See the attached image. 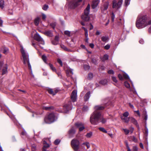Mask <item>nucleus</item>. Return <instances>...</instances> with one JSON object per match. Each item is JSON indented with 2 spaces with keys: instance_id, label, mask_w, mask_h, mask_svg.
I'll use <instances>...</instances> for the list:
<instances>
[{
  "instance_id": "1",
  "label": "nucleus",
  "mask_w": 151,
  "mask_h": 151,
  "mask_svg": "<svg viewBox=\"0 0 151 151\" xmlns=\"http://www.w3.org/2000/svg\"><path fill=\"white\" fill-rule=\"evenodd\" d=\"M104 108V107L100 106H96L94 107L95 111L92 114L90 117V122L92 124H96L99 119L101 116L100 112L97 110H103Z\"/></svg>"
},
{
  "instance_id": "2",
  "label": "nucleus",
  "mask_w": 151,
  "mask_h": 151,
  "mask_svg": "<svg viewBox=\"0 0 151 151\" xmlns=\"http://www.w3.org/2000/svg\"><path fill=\"white\" fill-rule=\"evenodd\" d=\"M148 19L147 15L141 16L138 18L136 25L138 29H142L147 26L146 21Z\"/></svg>"
},
{
  "instance_id": "3",
  "label": "nucleus",
  "mask_w": 151,
  "mask_h": 151,
  "mask_svg": "<svg viewBox=\"0 0 151 151\" xmlns=\"http://www.w3.org/2000/svg\"><path fill=\"white\" fill-rule=\"evenodd\" d=\"M21 52L22 55L23 63L24 64L27 63L29 68L30 69L31 66L29 62L28 55L26 52L22 47H21Z\"/></svg>"
},
{
  "instance_id": "4",
  "label": "nucleus",
  "mask_w": 151,
  "mask_h": 151,
  "mask_svg": "<svg viewBox=\"0 0 151 151\" xmlns=\"http://www.w3.org/2000/svg\"><path fill=\"white\" fill-rule=\"evenodd\" d=\"M90 9V5L88 4L86 8L85 9L84 14L81 16L82 19L86 21H88L90 19L89 15Z\"/></svg>"
},
{
  "instance_id": "5",
  "label": "nucleus",
  "mask_w": 151,
  "mask_h": 151,
  "mask_svg": "<svg viewBox=\"0 0 151 151\" xmlns=\"http://www.w3.org/2000/svg\"><path fill=\"white\" fill-rule=\"evenodd\" d=\"M55 119V117L54 114H49L44 119L45 122L47 123H50L54 122Z\"/></svg>"
},
{
  "instance_id": "6",
  "label": "nucleus",
  "mask_w": 151,
  "mask_h": 151,
  "mask_svg": "<svg viewBox=\"0 0 151 151\" xmlns=\"http://www.w3.org/2000/svg\"><path fill=\"white\" fill-rule=\"evenodd\" d=\"M71 144L74 150L76 151H77L79 148L80 145L79 141L76 139H73L71 141Z\"/></svg>"
},
{
  "instance_id": "7",
  "label": "nucleus",
  "mask_w": 151,
  "mask_h": 151,
  "mask_svg": "<svg viewBox=\"0 0 151 151\" xmlns=\"http://www.w3.org/2000/svg\"><path fill=\"white\" fill-rule=\"evenodd\" d=\"M7 67L6 63L3 61L0 62V71H2V74H4L7 72Z\"/></svg>"
},
{
  "instance_id": "8",
  "label": "nucleus",
  "mask_w": 151,
  "mask_h": 151,
  "mask_svg": "<svg viewBox=\"0 0 151 151\" xmlns=\"http://www.w3.org/2000/svg\"><path fill=\"white\" fill-rule=\"evenodd\" d=\"M123 0H118L117 1L116 0H114L112 2V7L116 9H119L121 6Z\"/></svg>"
},
{
  "instance_id": "9",
  "label": "nucleus",
  "mask_w": 151,
  "mask_h": 151,
  "mask_svg": "<svg viewBox=\"0 0 151 151\" xmlns=\"http://www.w3.org/2000/svg\"><path fill=\"white\" fill-rule=\"evenodd\" d=\"M82 0H74L69 4V6L72 8H74L79 5L78 3L81 2Z\"/></svg>"
},
{
  "instance_id": "10",
  "label": "nucleus",
  "mask_w": 151,
  "mask_h": 151,
  "mask_svg": "<svg viewBox=\"0 0 151 151\" xmlns=\"http://www.w3.org/2000/svg\"><path fill=\"white\" fill-rule=\"evenodd\" d=\"M34 37L35 40L38 42H42L43 45L45 44L44 41L38 34H35Z\"/></svg>"
},
{
  "instance_id": "11",
  "label": "nucleus",
  "mask_w": 151,
  "mask_h": 151,
  "mask_svg": "<svg viewBox=\"0 0 151 151\" xmlns=\"http://www.w3.org/2000/svg\"><path fill=\"white\" fill-rule=\"evenodd\" d=\"M75 125L79 128V130L80 132L82 131L85 129L83 124L81 123L77 122L75 124Z\"/></svg>"
},
{
  "instance_id": "12",
  "label": "nucleus",
  "mask_w": 151,
  "mask_h": 151,
  "mask_svg": "<svg viewBox=\"0 0 151 151\" xmlns=\"http://www.w3.org/2000/svg\"><path fill=\"white\" fill-rule=\"evenodd\" d=\"M77 92L76 90H74L73 91L72 93L71 99L73 102H75L77 98Z\"/></svg>"
},
{
  "instance_id": "13",
  "label": "nucleus",
  "mask_w": 151,
  "mask_h": 151,
  "mask_svg": "<svg viewBox=\"0 0 151 151\" xmlns=\"http://www.w3.org/2000/svg\"><path fill=\"white\" fill-rule=\"evenodd\" d=\"M109 5V3L108 1H106L105 2L101 7V10L102 12H103L104 11L107 10Z\"/></svg>"
},
{
  "instance_id": "14",
  "label": "nucleus",
  "mask_w": 151,
  "mask_h": 151,
  "mask_svg": "<svg viewBox=\"0 0 151 151\" xmlns=\"http://www.w3.org/2000/svg\"><path fill=\"white\" fill-rule=\"evenodd\" d=\"M99 2V0H93L92 4V7L93 9H95L98 6Z\"/></svg>"
},
{
  "instance_id": "15",
  "label": "nucleus",
  "mask_w": 151,
  "mask_h": 151,
  "mask_svg": "<svg viewBox=\"0 0 151 151\" xmlns=\"http://www.w3.org/2000/svg\"><path fill=\"white\" fill-rule=\"evenodd\" d=\"M71 105L70 103V104H65L64 107L65 110V112H67L69 110L71 109Z\"/></svg>"
},
{
  "instance_id": "16",
  "label": "nucleus",
  "mask_w": 151,
  "mask_h": 151,
  "mask_svg": "<svg viewBox=\"0 0 151 151\" xmlns=\"http://www.w3.org/2000/svg\"><path fill=\"white\" fill-rule=\"evenodd\" d=\"M1 51L5 54H7L9 52V49L8 48L3 47L1 49Z\"/></svg>"
},
{
  "instance_id": "17",
  "label": "nucleus",
  "mask_w": 151,
  "mask_h": 151,
  "mask_svg": "<svg viewBox=\"0 0 151 151\" xmlns=\"http://www.w3.org/2000/svg\"><path fill=\"white\" fill-rule=\"evenodd\" d=\"M66 73L67 75L68 76H71L70 74L73 75V70L70 68H68L66 70Z\"/></svg>"
},
{
  "instance_id": "18",
  "label": "nucleus",
  "mask_w": 151,
  "mask_h": 151,
  "mask_svg": "<svg viewBox=\"0 0 151 151\" xmlns=\"http://www.w3.org/2000/svg\"><path fill=\"white\" fill-rule=\"evenodd\" d=\"M61 48H63L64 50L67 51L68 52H74V50H71L67 48L64 45H61Z\"/></svg>"
},
{
  "instance_id": "19",
  "label": "nucleus",
  "mask_w": 151,
  "mask_h": 151,
  "mask_svg": "<svg viewBox=\"0 0 151 151\" xmlns=\"http://www.w3.org/2000/svg\"><path fill=\"white\" fill-rule=\"evenodd\" d=\"M90 93L89 92L87 93L84 97V100L85 101H87L89 98Z\"/></svg>"
},
{
  "instance_id": "20",
  "label": "nucleus",
  "mask_w": 151,
  "mask_h": 151,
  "mask_svg": "<svg viewBox=\"0 0 151 151\" xmlns=\"http://www.w3.org/2000/svg\"><path fill=\"white\" fill-rule=\"evenodd\" d=\"M44 34L50 37L52 36V34L51 31H47L44 32Z\"/></svg>"
},
{
  "instance_id": "21",
  "label": "nucleus",
  "mask_w": 151,
  "mask_h": 151,
  "mask_svg": "<svg viewBox=\"0 0 151 151\" xmlns=\"http://www.w3.org/2000/svg\"><path fill=\"white\" fill-rule=\"evenodd\" d=\"M121 119L124 122L126 123H128L129 121L130 117H125L123 116L121 117Z\"/></svg>"
},
{
  "instance_id": "22",
  "label": "nucleus",
  "mask_w": 151,
  "mask_h": 151,
  "mask_svg": "<svg viewBox=\"0 0 151 151\" xmlns=\"http://www.w3.org/2000/svg\"><path fill=\"white\" fill-rule=\"evenodd\" d=\"M129 121H131V122L135 124H137V122L136 120L134 118L132 117H130Z\"/></svg>"
},
{
  "instance_id": "23",
  "label": "nucleus",
  "mask_w": 151,
  "mask_h": 151,
  "mask_svg": "<svg viewBox=\"0 0 151 151\" xmlns=\"http://www.w3.org/2000/svg\"><path fill=\"white\" fill-rule=\"evenodd\" d=\"M47 91H48V93L52 95H55V93H54V91L52 89L50 88H48L47 89Z\"/></svg>"
},
{
  "instance_id": "24",
  "label": "nucleus",
  "mask_w": 151,
  "mask_h": 151,
  "mask_svg": "<svg viewBox=\"0 0 151 151\" xmlns=\"http://www.w3.org/2000/svg\"><path fill=\"white\" fill-rule=\"evenodd\" d=\"M4 2L3 0H1L0 1V7L1 9H3L4 7Z\"/></svg>"
},
{
  "instance_id": "25",
  "label": "nucleus",
  "mask_w": 151,
  "mask_h": 151,
  "mask_svg": "<svg viewBox=\"0 0 151 151\" xmlns=\"http://www.w3.org/2000/svg\"><path fill=\"white\" fill-rule=\"evenodd\" d=\"M59 37L58 36H56L55 37V39L54 40L56 42L55 43H54V41H52V44L54 45H56L58 44V41Z\"/></svg>"
},
{
  "instance_id": "26",
  "label": "nucleus",
  "mask_w": 151,
  "mask_h": 151,
  "mask_svg": "<svg viewBox=\"0 0 151 151\" xmlns=\"http://www.w3.org/2000/svg\"><path fill=\"white\" fill-rule=\"evenodd\" d=\"M43 142V148H46L49 147V145L47 144L45 141H44Z\"/></svg>"
},
{
  "instance_id": "27",
  "label": "nucleus",
  "mask_w": 151,
  "mask_h": 151,
  "mask_svg": "<svg viewBox=\"0 0 151 151\" xmlns=\"http://www.w3.org/2000/svg\"><path fill=\"white\" fill-rule=\"evenodd\" d=\"M40 20V18L39 17H37L35 20V23L36 25H37L39 23Z\"/></svg>"
},
{
  "instance_id": "28",
  "label": "nucleus",
  "mask_w": 151,
  "mask_h": 151,
  "mask_svg": "<svg viewBox=\"0 0 151 151\" xmlns=\"http://www.w3.org/2000/svg\"><path fill=\"white\" fill-rule=\"evenodd\" d=\"M75 130L73 128L69 131V133L70 134H73L75 133Z\"/></svg>"
},
{
  "instance_id": "29",
  "label": "nucleus",
  "mask_w": 151,
  "mask_h": 151,
  "mask_svg": "<svg viewBox=\"0 0 151 151\" xmlns=\"http://www.w3.org/2000/svg\"><path fill=\"white\" fill-rule=\"evenodd\" d=\"M99 83L103 85H105L107 83V81L106 80H102L100 81Z\"/></svg>"
},
{
  "instance_id": "30",
  "label": "nucleus",
  "mask_w": 151,
  "mask_h": 151,
  "mask_svg": "<svg viewBox=\"0 0 151 151\" xmlns=\"http://www.w3.org/2000/svg\"><path fill=\"white\" fill-rule=\"evenodd\" d=\"M42 59L43 61L46 63H47V57L45 55H43L42 56Z\"/></svg>"
},
{
  "instance_id": "31",
  "label": "nucleus",
  "mask_w": 151,
  "mask_h": 151,
  "mask_svg": "<svg viewBox=\"0 0 151 151\" xmlns=\"http://www.w3.org/2000/svg\"><path fill=\"white\" fill-rule=\"evenodd\" d=\"M53 107H47V106H43V109L46 110H49L51 109H53Z\"/></svg>"
},
{
  "instance_id": "32",
  "label": "nucleus",
  "mask_w": 151,
  "mask_h": 151,
  "mask_svg": "<svg viewBox=\"0 0 151 151\" xmlns=\"http://www.w3.org/2000/svg\"><path fill=\"white\" fill-rule=\"evenodd\" d=\"M109 56L107 55H105L103 57L102 60L103 61H105V60H107L108 59Z\"/></svg>"
},
{
  "instance_id": "33",
  "label": "nucleus",
  "mask_w": 151,
  "mask_h": 151,
  "mask_svg": "<svg viewBox=\"0 0 151 151\" xmlns=\"http://www.w3.org/2000/svg\"><path fill=\"white\" fill-rule=\"evenodd\" d=\"M99 129L102 132H103L105 133H107V131L103 127H99Z\"/></svg>"
},
{
  "instance_id": "34",
  "label": "nucleus",
  "mask_w": 151,
  "mask_h": 151,
  "mask_svg": "<svg viewBox=\"0 0 151 151\" xmlns=\"http://www.w3.org/2000/svg\"><path fill=\"white\" fill-rule=\"evenodd\" d=\"M108 39V38L107 37L103 36L101 38V40L104 42L106 41Z\"/></svg>"
},
{
  "instance_id": "35",
  "label": "nucleus",
  "mask_w": 151,
  "mask_h": 151,
  "mask_svg": "<svg viewBox=\"0 0 151 151\" xmlns=\"http://www.w3.org/2000/svg\"><path fill=\"white\" fill-rule=\"evenodd\" d=\"M122 129L123 130L124 132L126 135L128 134L129 132V130H128L126 129Z\"/></svg>"
},
{
  "instance_id": "36",
  "label": "nucleus",
  "mask_w": 151,
  "mask_h": 151,
  "mask_svg": "<svg viewBox=\"0 0 151 151\" xmlns=\"http://www.w3.org/2000/svg\"><path fill=\"white\" fill-rule=\"evenodd\" d=\"M49 65L51 69L54 72H55L56 71V70L55 68L53 67L52 65V64H49Z\"/></svg>"
},
{
  "instance_id": "37",
  "label": "nucleus",
  "mask_w": 151,
  "mask_h": 151,
  "mask_svg": "<svg viewBox=\"0 0 151 151\" xmlns=\"http://www.w3.org/2000/svg\"><path fill=\"white\" fill-rule=\"evenodd\" d=\"M48 8V5L45 4L43 6L42 8L44 10L46 11L47 9Z\"/></svg>"
},
{
  "instance_id": "38",
  "label": "nucleus",
  "mask_w": 151,
  "mask_h": 151,
  "mask_svg": "<svg viewBox=\"0 0 151 151\" xmlns=\"http://www.w3.org/2000/svg\"><path fill=\"white\" fill-rule=\"evenodd\" d=\"M92 135V132H90L87 134L86 135V137L87 138L91 137Z\"/></svg>"
},
{
  "instance_id": "39",
  "label": "nucleus",
  "mask_w": 151,
  "mask_h": 151,
  "mask_svg": "<svg viewBox=\"0 0 151 151\" xmlns=\"http://www.w3.org/2000/svg\"><path fill=\"white\" fill-rule=\"evenodd\" d=\"M124 85L125 87L127 88H129L130 87V85L127 82H124Z\"/></svg>"
},
{
  "instance_id": "40",
  "label": "nucleus",
  "mask_w": 151,
  "mask_h": 151,
  "mask_svg": "<svg viewBox=\"0 0 151 151\" xmlns=\"http://www.w3.org/2000/svg\"><path fill=\"white\" fill-rule=\"evenodd\" d=\"M93 74L90 73L88 74V78L89 79H91L93 78Z\"/></svg>"
},
{
  "instance_id": "41",
  "label": "nucleus",
  "mask_w": 151,
  "mask_h": 151,
  "mask_svg": "<svg viewBox=\"0 0 151 151\" xmlns=\"http://www.w3.org/2000/svg\"><path fill=\"white\" fill-rule=\"evenodd\" d=\"M64 33L65 35H66L68 36H70V31H65Z\"/></svg>"
},
{
  "instance_id": "42",
  "label": "nucleus",
  "mask_w": 151,
  "mask_h": 151,
  "mask_svg": "<svg viewBox=\"0 0 151 151\" xmlns=\"http://www.w3.org/2000/svg\"><path fill=\"white\" fill-rule=\"evenodd\" d=\"M83 145H86L87 146V148H90V145L89 143L88 142L83 143Z\"/></svg>"
},
{
  "instance_id": "43",
  "label": "nucleus",
  "mask_w": 151,
  "mask_h": 151,
  "mask_svg": "<svg viewBox=\"0 0 151 151\" xmlns=\"http://www.w3.org/2000/svg\"><path fill=\"white\" fill-rule=\"evenodd\" d=\"M60 140L59 139H57L55 140L54 143L56 145H58L60 142Z\"/></svg>"
},
{
  "instance_id": "44",
  "label": "nucleus",
  "mask_w": 151,
  "mask_h": 151,
  "mask_svg": "<svg viewBox=\"0 0 151 151\" xmlns=\"http://www.w3.org/2000/svg\"><path fill=\"white\" fill-rule=\"evenodd\" d=\"M129 113L128 112H126L123 114V116L124 117H127L129 115Z\"/></svg>"
},
{
  "instance_id": "45",
  "label": "nucleus",
  "mask_w": 151,
  "mask_h": 151,
  "mask_svg": "<svg viewBox=\"0 0 151 151\" xmlns=\"http://www.w3.org/2000/svg\"><path fill=\"white\" fill-rule=\"evenodd\" d=\"M112 79L114 82L116 83L117 82V81L115 77L114 76L112 77Z\"/></svg>"
},
{
  "instance_id": "46",
  "label": "nucleus",
  "mask_w": 151,
  "mask_h": 151,
  "mask_svg": "<svg viewBox=\"0 0 151 151\" xmlns=\"http://www.w3.org/2000/svg\"><path fill=\"white\" fill-rule=\"evenodd\" d=\"M111 14V20L112 22H114V19L115 15L113 13H112Z\"/></svg>"
},
{
  "instance_id": "47",
  "label": "nucleus",
  "mask_w": 151,
  "mask_h": 151,
  "mask_svg": "<svg viewBox=\"0 0 151 151\" xmlns=\"http://www.w3.org/2000/svg\"><path fill=\"white\" fill-rule=\"evenodd\" d=\"M129 0H125V4L126 6L128 5L129 4Z\"/></svg>"
},
{
  "instance_id": "48",
  "label": "nucleus",
  "mask_w": 151,
  "mask_h": 151,
  "mask_svg": "<svg viewBox=\"0 0 151 151\" xmlns=\"http://www.w3.org/2000/svg\"><path fill=\"white\" fill-rule=\"evenodd\" d=\"M123 76L125 78L129 79V76L127 74L125 73L123 75Z\"/></svg>"
},
{
  "instance_id": "49",
  "label": "nucleus",
  "mask_w": 151,
  "mask_h": 151,
  "mask_svg": "<svg viewBox=\"0 0 151 151\" xmlns=\"http://www.w3.org/2000/svg\"><path fill=\"white\" fill-rule=\"evenodd\" d=\"M133 151H138V148L136 146L133 147Z\"/></svg>"
},
{
  "instance_id": "50",
  "label": "nucleus",
  "mask_w": 151,
  "mask_h": 151,
  "mask_svg": "<svg viewBox=\"0 0 151 151\" xmlns=\"http://www.w3.org/2000/svg\"><path fill=\"white\" fill-rule=\"evenodd\" d=\"M56 24L55 23H53L50 24L51 26L52 27L53 29H54L56 26Z\"/></svg>"
},
{
  "instance_id": "51",
  "label": "nucleus",
  "mask_w": 151,
  "mask_h": 151,
  "mask_svg": "<svg viewBox=\"0 0 151 151\" xmlns=\"http://www.w3.org/2000/svg\"><path fill=\"white\" fill-rule=\"evenodd\" d=\"M118 77L119 79L120 80H123V78L121 74H119L118 75Z\"/></svg>"
},
{
  "instance_id": "52",
  "label": "nucleus",
  "mask_w": 151,
  "mask_h": 151,
  "mask_svg": "<svg viewBox=\"0 0 151 151\" xmlns=\"http://www.w3.org/2000/svg\"><path fill=\"white\" fill-rule=\"evenodd\" d=\"M58 62L61 66L63 65L62 62L60 59H58Z\"/></svg>"
},
{
  "instance_id": "53",
  "label": "nucleus",
  "mask_w": 151,
  "mask_h": 151,
  "mask_svg": "<svg viewBox=\"0 0 151 151\" xmlns=\"http://www.w3.org/2000/svg\"><path fill=\"white\" fill-rule=\"evenodd\" d=\"M31 147H32V150H35V149L36 148V146L35 145H32Z\"/></svg>"
},
{
  "instance_id": "54",
  "label": "nucleus",
  "mask_w": 151,
  "mask_h": 151,
  "mask_svg": "<svg viewBox=\"0 0 151 151\" xmlns=\"http://www.w3.org/2000/svg\"><path fill=\"white\" fill-rule=\"evenodd\" d=\"M39 42V45L40 47L42 48L43 49V47L42 46V45H43L42 44V42Z\"/></svg>"
},
{
  "instance_id": "55",
  "label": "nucleus",
  "mask_w": 151,
  "mask_h": 151,
  "mask_svg": "<svg viewBox=\"0 0 151 151\" xmlns=\"http://www.w3.org/2000/svg\"><path fill=\"white\" fill-rule=\"evenodd\" d=\"M108 73L109 74H113L114 73V71L112 70H110L108 71Z\"/></svg>"
},
{
  "instance_id": "56",
  "label": "nucleus",
  "mask_w": 151,
  "mask_h": 151,
  "mask_svg": "<svg viewBox=\"0 0 151 151\" xmlns=\"http://www.w3.org/2000/svg\"><path fill=\"white\" fill-rule=\"evenodd\" d=\"M85 35L86 37H88V30L85 31Z\"/></svg>"
},
{
  "instance_id": "57",
  "label": "nucleus",
  "mask_w": 151,
  "mask_h": 151,
  "mask_svg": "<svg viewBox=\"0 0 151 151\" xmlns=\"http://www.w3.org/2000/svg\"><path fill=\"white\" fill-rule=\"evenodd\" d=\"M110 47V46L109 45H107L104 47V48L105 49L108 50L109 48Z\"/></svg>"
},
{
  "instance_id": "58",
  "label": "nucleus",
  "mask_w": 151,
  "mask_h": 151,
  "mask_svg": "<svg viewBox=\"0 0 151 151\" xmlns=\"http://www.w3.org/2000/svg\"><path fill=\"white\" fill-rule=\"evenodd\" d=\"M106 122V119L104 118L101 119V122L103 124L105 123Z\"/></svg>"
},
{
  "instance_id": "59",
  "label": "nucleus",
  "mask_w": 151,
  "mask_h": 151,
  "mask_svg": "<svg viewBox=\"0 0 151 151\" xmlns=\"http://www.w3.org/2000/svg\"><path fill=\"white\" fill-rule=\"evenodd\" d=\"M134 130V128L133 127H130L129 128V132H131V133L132 134Z\"/></svg>"
},
{
  "instance_id": "60",
  "label": "nucleus",
  "mask_w": 151,
  "mask_h": 151,
  "mask_svg": "<svg viewBox=\"0 0 151 151\" xmlns=\"http://www.w3.org/2000/svg\"><path fill=\"white\" fill-rule=\"evenodd\" d=\"M132 140L133 141H134L135 142H137V139H136L134 137H132Z\"/></svg>"
},
{
  "instance_id": "61",
  "label": "nucleus",
  "mask_w": 151,
  "mask_h": 151,
  "mask_svg": "<svg viewBox=\"0 0 151 151\" xmlns=\"http://www.w3.org/2000/svg\"><path fill=\"white\" fill-rule=\"evenodd\" d=\"M42 19L43 20H45L46 18V16L44 14H42Z\"/></svg>"
},
{
  "instance_id": "62",
  "label": "nucleus",
  "mask_w": 151,
  "mask_h": 151,
  "mask_svg": "<svg viewBox=\"0 0 151 151\" xmlns=\"http://www.w3.org/2000/svg\"><path fill=\"white\" fill-rule=\"evenodd\" d=\"M146 24H147V26L149 25H150L151 24V19L149 21L147 22L146 21Z\"/></svg>"
},
{
  "instance_id": "63",
  "label": "nucleus",
  "mask_w": 151,
  "mask_h": 151,
  "mask_svg": "<svg viewBox=\"0 0 151 151\" xmlns=\"http://www.w3.org/2000/svg\"><path fill=\"white\" fill-rule=\"evenodd\" d=\"M53 91L54 92V93H55V95L58 91V90L57 89H54Z\"/></svg>"
},
{
  "instance_id": "64",
  "label": "nucleus",
  "mask_w": 151,
  "mask_h": 151,
  "mask_svg": "<svg viewBox=\"0 0 151 151\" xmlns=\"http://www.w3.org/2000/svg\"><path fill=\"white\" fill-rule=\"evenodd\" d=\"M89 46L91 48H93L94 46L93 44V43L90 44Z\"/></svg>"
}]
</instances>
